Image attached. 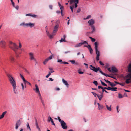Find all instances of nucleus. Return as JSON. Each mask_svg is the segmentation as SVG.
<instances>
[{
    "instance_id": "nucleus-9",
    "label": "nucleus",
    "mask_w": 131,
    "mask_h": 131,
    "mask_svg": "<svg viewBox=\"0 0 131 131\" xmlns=\"http://www.w3.org/2000/svg\"><path fill=\"white\" fill-rule=\"evenodd\" d=\"M0 46L2 48H4L6 46V42L4 40L0 41Z\"/></svg>"
},
{
    "instance_id": "nucleus-63",
    "label": "nucleus",
    "mask_w": 131,
    "mask_h": 131,
    "mask_svg": "<svg viewBox=\"0 0 131 131\" xmlns=\"http://www.w3.org/2000/svg\"><path fill=\"white\" fill-rule=\"evenodd\" d=\"M104 80H105L107 83H109L110 82L108 80H106L105 79H104Z\"/></svg>"
},
{
    "instance_id": "nucleus-47",
    "label": "nucleus",
    "mask_w": 131,
    "mask_h": 131,
    "mask_svg": "<svg viewBox=\"0 0 131 131\" xmlns=\"http://www.w3.org/2000/svg\"><path fill=\"white\" fill-rule=\"evenodd\" d=\"M119 84L120 85H121V86H124L125 85V84L124 83H119Z\"/></svg>"
},
{
    "instance_id": "nucleus-2",
    "label": "nucleus",
    "mask_w": 131,
    "mask_h": 131,
    "mask_svg": "<svg viewBox=\"0 0 131 131\" xmlns=\"http://www.w3.org/2000/svg\"><path fill=\"white\" fill-rule=\"evenodd\" d=\"M95 22V21L93 19H92L90 20L88 22V23L89 24V26H91L92 29V30L91 32L92 33H93L94 32L95 30V27L93 25L94 24Z\"/></svg>"
},
{
    "instance_id": "nucleus-40",
    "label": "nucleus",
    "mask_w": 131,
    "mask_h": 131,
    "mask_svg": "<svg viewBox=\"0 0 131 131\" xmlns=\"http://www.w3.org/2000/svg\"><path fill=\"white\" fill-rule=\"evenodd\" d=\"M72 64H74L75 61L74 60H70L69 61Z\"/></svg>"
},
{
    "instance_id": "nucleus-42",
    "label": "nucleus",
    "mask_w": 131,
    "mask_h": 131,
    "mask_svg": "<svg viewBox=\"0 0 131 131\" xmlns=\"http://www.w3.org/2000/svg\"><path fill=\"white\" fill-rule=\"evenodd\" d=\"M80 70H78V73L79 74H82L84 73V72L82 71H80Z\"/></svg>"
},
{
    "instance_id": "nucleus-53",
    "label": "nucleus",
    "mask_w": 131,
    "mask_h": 131,
    "mask_svg": "<svg viewBox=\"0 0 131 131\" xmlns=\"http://www.w3.org/2000/svg\"><path fill=\"white\" fill-rule=\"evenodd\" d=\"M81 11V9L80 8H79L77 10V13H79Z\"/></svg>"
},
{
    "instance_id": "nucleus-18",
    "label": "nucleus",
    "mask_w": 131,
    "mask_h": 131,
    "mask_svg": "<svg viewBox=\"0 0 131 131\" xmlns=\"http://www.w3.org/2000/svg\"><path fill=\"white\" fill-rule=\"evenodd\" d=\"M58 27L59 26H58L57 25H55L54 28V30H53V34L56 33L57 31L58 30Z\"/></svg>"
},
{
    "instance_id": "nucleus-61",
    "label": "nucleus",
    "mask_w": 131,
    "mask_h": 131,
    "mask_svg": "<svg viewBox=\"0 0 131 131\" xmlns=\"http://www.w3.org/2000/svg\"><path fill=\"white\" fill-rule=\"evenodd\" d=\"M58 120L60 122V123H61V121H62V120H61V119H60V117H58Z\"/></svg>"
},
{
    "instance_id": "nucleus-37",
    "label": "nucleus",
    "mask_w": 131,
    "mask_h": 131,
    "mask_svg": "<svg viewBox=\"0 0 131 131\" xmlns=\"http://www.w3.org/2000/svg\"><path fill=\"white\" fill-rule=\"evenodd\" d=\"M91 17V16L90 15H89L86 18H84V19L86 20V19H89V18H90Z\"/></svg>"
},
{
    "instance_id": "nucleus-16",
    "label": "nucleus",
    "mask_w": 131,
    "mask_h": 131,
    "mask_svg": "<svg viewBox=\"0 0 131 131\" xmlns=\"http://www.w3.org/2000/svg\"><path fill=\"white\" fill-rule=\"evenodd\" d=\"M117 71L116 68L114 67H112L111 68V71L112 73H116Z\"/></svg>"
},
{
    "instance_id": "nucleus-64",
    "label": "nucleus",
    "mask_w": 131,
    "mask_h": 131,
    "mask_svg": "<svg viewBox=\"0 0 131 131\" xmlns=\"http://www.w3.org/2000/svg\"><path fill=\"white\" fill-rule=\"evenodd\" d=\"M49 81H53V79H52V78H50L49 79Z\"/></svg>"
},
{
    "instance_id": "nucleus-38",
    "label": "nucleus",
    "mask_w": 131,
    "mask_h": 131,
    "mask_svg": "<svg viewBox=\"0 0 131 131\" xmlns=\"http://www.w3.org/2000/svg\"><path fill=\"white\" fill-rule=\"evenodd\" d=\"M93 83L96 86H97L98 85V82L97 81H95L93 82Z\"/></svg>"
},
{
    "instance_id": "nucleus-4",
    "label": "nucleus",
    "mask_w": 131,
    "mask_h": 131,
    "mask_svg": "<svg viewBox=\"0 0 131 131\" xmlns=\"http://www.w3.org/2000/svg\"><path fill=\"white\" fill-rule=\"evenodd\" d=\"M73 3H75L74 5H73L72 6H70V7H72V8L74 7L76 8L77 7L78 5L77 4L79 3L78 0H70V4L71 5L73 4Z\"/></svg>"
},
{
    "instance_id": "nucleus-50",
    "label": "nucleus",
    "mask_w": 131,
    "mask_h": 131,
    "mask_svg": "<svg viewBox=\"0 0 131 131\" xmlns=\"http://www.w3.org/2000/svg\"><path fill=\"white\" fill-rule=\"evenodd\" d=\"M99 63L101 65L103 66L104 65V64L101 61H100L99 62Z\"/></svg>"
},
{
    "instance_id": "nucleus-26",
    "label": "nucleus",
    "mask_w": 131,
    "mask_h": 131,
    "mask_svg": "<svg viewBox=\"0 0 131 131\" xmlns=\"http://www.w3.org/2000/svg\"><path fill=\"white\" fill-rule=\"evenodd\" d=\"M20 26L27 27V23H25V22H22L20 24Z\"/></svg>"
},
{
    "instance_id": "nucleus-23",
    "label": "nucleus",
    "mask_w": 131,
    "mask_h": 131,
    "mask_svg": "<svg viewBox=\"0 0 131 131\" xmlns=\"http://www.w3.org/2000/svg\"><path fill=\"white\" fill-rule=\"evenodd\" d=\"M97 104L98 106V109L100 110L103 109V106L102 105H100L99 103H98Z\"/></svg>"
},
{
    "instance_id": "nucleus-55",
    "label": "nucleus",
    "mask_w": 131,
    "mask_h": 131,
    "mask_svg": "<svg viewBox=\"0 0 131 131\" xmlns=\"http://www.w3.org/2000/svg\"><path fill=\"white\" fill-rule=\"evenodd\" d=\"M71 52V51H65L64 52V53L65 54H67L68 53H69Z\"/></svg>"
},
{
    "instance_id": "nucleus-24",
    "label": "nucleus",
    "mask_w": 131,
    "mask_h": 131,
    "mask_svg": "<svg viewBox=\"0 0 131 131\" xmlns=\"http://www.w3.org/2000/svg\"><path fill=\"white\" fill-rule=\"evenodd\" d=\"M26 16H30L34 18H36V16H37V15H32L31 14H27L26 15Z\"/></svg>"
},
{
    "instance_id": "nucleus-59",
    "label": "nucleus",
    "mask_w": 131,
    "mask_h": 131,
    "mask_svg": "<svg viewBox=\"0 0 131 131\" xmlns=\"http://www.w3.org/2000/svg\"><path fill=\"white\" fill-rule=\"evenodd\" d=\"M41 101L42 104L43 106H44L45 105V104L44 101L43 100H42Z\"/></svg>"
},
{
    "instance_id": "nucleus-15",
    "label": "nucleus",
    "mask_w": 131,
    "mask_h": 131,
    "mask_svg": "<svg viewBox=\"0 0 131 131\" xmlns=\"http://www.w3.org/2000/svg\"><path fill=\"white\" fill-rule=\"evenodd\" d=\"M35 24L34 23H27V27H29L30 28H32L34 26Z\"/></svg>"
},
{
    "instance_id": "nucleus-62",
    "label": "nucleus",
    "mask_w": 131,
    "mask_h": 131,
    "mask_svg": "<svg viewBox=\"0 0 131 131\" xmlns=\"http://www.w3.org/2000/svg\"><path fill=\"white\" fill-rule=\"evenodd\" d=\"M100 81L101 82V84L104 86L105 83L104 82H102L101 80H100Z\"/></svg>"
},
{
    "instance_id": "nucleus-8",
    "label": "nucleus",
    "mask_w": 131,
    "mask_h": 131,
    "mask_svg": "<svg viewBox=\"0 0 131 131\" xmlns=\"http://www.w3.org/2000/svg\"><path fill=\"white\" fill-rule=\"evenodd\" d=\"M60 123L63 129H65L67 128V126L66 125V123L63 121L62 120Z\"/></svg>"
},
{
    "instance_id": "nucleus-41",
    "label": "nucleus",
    "mask_w": 131,
    "mask_h": 131,
    "mask_svg": "<svg viewBox=\"0 0 131 131\" xmlns=\"http://www.w3.org/2000/svg\"><path fill=\"white\" fill-rule=\"evenodd\" d=\"M49 69L51 70V71L50 72V73H52L54 72V71L53 70V69L51 68H49Z\"/></svg>"
},
{
    "instance_id": "nucleus-14",
    "label": "nucleus",
    "mask_w": 131,
    "mask_h": 131,
    "mask_svg": "<svg viewBox=\"0 0 131 131\" xmlns=\"http://www.w3.org/2000/svg\"><path fill=\"white\" fill-rule=\"evenodd\" d=\"M35 88L34 89V90L35 91V92L36 93H39V92H40L38 86L37 84H35Z\"/></svg>"
},
{
    "instance_id": "nucleus-22",
    "label": "nucleus",
    "mask_w": 131,
    "mask_h": 131,
    "mask_svg": "<svg viewBox=\"0 0 131 131\" xmlns=\"http://www.w3.org/2000/svg\"><path fill=\"white\" fill-rule=\"evenodd\" d=\"M66 37V35H63V38H61V39L59 40V41H60V42H66V41L65 40Z\"/></svg>"
},
{
    "instance_id": "nucleus-19",
    "label": "nucleus",
    "mask_w": 131,
    "mask_h": 131,
    "mask_svg": "<svg viewBox=\"0 0 131 131\" xmlns=\"http://www.w3.org/2000/svg\"><path fill=\"white\" fill-rule=\"evenodd\" d=\"M21 78L23 80V81L24 83H28V84L30 86L31 85V84L30 82H29L28 81L26 80L25 78H24L23 76Z\"/></svg>"
},
{
    "instance_id": "nucleus-54",
    "label": "nucleus",
    "mask_w": 131,
    "mask_h": 131,
    "mask_svg": "<svg viewBox=\"0 0 131 131\" xmlns=\"http://www.w3.org/2000/svg\"><path fill=\"white\" fill-rule=\"evenodd\" d=\"M21 85L22 87V90H24V87L23 83H21Z\"/></svg>"
},
{
    "instance_id": "nucleus-32",
    "label": "nucleus",
    "mask_w": 131,
    "mask_h": 131,
    "mask_svg": "<svg viewBox=\"0 0 131 131\" xmlns=\"http://www.w3.org/2000/svg\"><path fill=\"white\" fill-rule=\"evenodd\" d=\"M109 84L110 86L112 87L113 86H116V85L115 84H114L113 83H112V82H110Z\"/></svg>"
},
{
    "instance_id": "nucleus-43",
    "label": "nucleus",
    "mask_w": 131,
    "mask_h": 131,
    "mask_svg": "<svg viewBox=\"0 0 131 131\" xmlns=\"http://www.w3.org/2000/svg\"><path fill=\"white\" fill-rule=\"evenodd\" d=\"M51 74V73H50V72H49L48 74L46 76V78H48Z\"/></svg>"
},
{
    "instance_id": "nucleus-44",
    "label": "nucleus",
    "mask_w": 131,
    "mask_h": 131,
    "mask_svg": "<svg viewBox=\"0 0 131 131\" xmlns=\"http://www.w3.org/2000/svg\"><path fill=\"white\" fill-rule=\"evenodd\" d=\"M60 9L61 10V12L63 10V9L64 7L63 6H61L60 7Z\"/></svg>"
},
{
    "instance_id": "nucleus-48",
    "label": "nucleus",
    "mask_w": 131,
    "mask_h": 131,
    "mask_svg": "<svg viewBox=\"0 0 131 131\" xmlns=\"http://www.w3.org/2000/svg\"><path fill=\"white\" fill-rule=\"evenodd\" d=\"M90 52V54H91L93 52V50L92 48H91L89 50Z\"/></svg>"
},
{
    "instance_id": "nucleus-35",
    "label": "nucleus",
    "mask_w": 131,
    "mask_h": 131,
    "mask_svg": "<svg viewBox=\"0 0 131 131\" xmlns=\"http://www.w3.org/2000/svg\"><path fill=\"white\" fill-rule=\"evenodd\" d=\"M10 60L12 63H13L14 61V58L12 57H10Z\"/></svg>"
},
{
    "instance_id": "nucleus-11",
    "label": "nucleus",
    "mask_w": 131,
    "mask_h": 131,
    "mask_svg": "<svg viewBox=\"0 0 131 131\" xmlns=\"http://www.w3.org/2000/svg\"><path fill=\"white\" fill-rule=\"evenodd\" d=\"M90 68L91 70H93L94 71L97 73L98 72V70L97 69V67L95 68V67L91 65L90 66Z\"/></svg>"
},
{
    "instance_id": "nucleus-52",
    "label": "nucleus",
    "mask_w": 131,
    "mask_h": 131,
    "mask_svg": "<svg viewBox=\"0 0 131 131\" xmlns=\"http://www.w3.org/2000/svg\"><path fill=\"white\" fill-rule=\"evenodd\" d=\"M14 7L17 10H18L19 9V6L18 5H17L16 6H15Z\"/></svg>"
},
{
    "instance_id": "nucleus-20",
    "label": "nucleus",
    "mask_w": 131,
    "mask_h": 131,
    "mask_svg": "<svg viewBox=\"0 0 131 131\" xmlns=\"http://www.w3.org/2000/svg\"><path fill=\"white\" fill-rule=\"evenodd\" d=\"M117 87H108V90H110L112 91H117L116 89H117Z\"/></svg>"
},
{
    "instance_id": "nucleus-1",
    "label": "nucleus",
    "mask_w": 131,
    "mask_h": 131,
    "mask_svg": "<svg viewBox=\"0 0 131 131\" xmlns=\"http://www.w3.org/2000/svg\"><path fill=\"white\" fill-rule=\"evenodd\" d=\"M7 76L9 81L13 87L14 92L16 94H18L17 89L16 83L15 80L14 79L13 77L10 75L8 74Z\"/></svg>"
},
{
    "instance_id": "nucleus-28",
    "label": "nucleus",
    "mask_w": 131,
    "mask_h": 131,
    "mask_svg": "<svg viewBox=\"0 0 131 131\" xmlns=\"http://www.w3.org/2000/svg\"><path fill=\"white\" fill-rule=\"evenodd\" d=\"M128 71L129 72L131 73V64H130L128 67Z\"/></svg>"
},
{
    "instance_id": "nucleus-10",
    "label": "nucleus",
    "mask_w": 131,
    "mask_h": 131,
    "mask_svg": "<svg viewBox=\"0 0 131 131\" xmlns=\"http://www.w3.org/2000/svg\"><path fill=\"white\" fill-rule=\"evenodd\" d=\"M35 125L36 128L38 130V131H41V129L39 126L37 120L36 119H35Z\"/></svg>"
},
{
    "instance_id": "nucleus-17",
    "label": "nucleus",
    "mask_w": 131,
    "mask_h": 131,
    "mask_svg": "<svg viewBox=\"0 0 131 131\" xmlns=\"http://www.w3.org/2000/svg\"><path fill=\"white\" fill-rule=\"evenodd\" d=\"M62 81L64 84L68 88L69 86V85L68 84L67 81L63 78L62 79Z\"/></svg>"
},
{
    "instance_id": "nucleus-36",
    "label": "nucleus",
    "mask_w": 131,
    "mask_h": 131,
    "mask_svg": "<svg viewBox=\"0 0 131 131\" xmlns=\"http://www.w3.org/2000/svg\"><path fill=\"white\" fill-rule=\"evenodd\" d=\"M89 37L91 39V41L92 42H94L95 41V39L91 37Z\"/></svg>"
},
{
    "instance_id": "nucleus-49",
    "label": "nucleus",
    "mask_w": 131,
    "mask_h": 131,
    "mask_svg": "<svg viewBox=\"0 0 131 131\" xmlns=\"http://www.w3.org/2000/svg\"><path fill=\"white\" fill-rule=\"evenodd\" d=\"M119 108V107L118 106H117L116 109L117 110V113H118L120 110H118Z\"/></svg>"
},
{
    "instance_id": "nucleus-27",
    "label": "nucleus",
    "mask_w": 131,
    "mask_h": 131,
    "mask_svg": "<svg viewBox=\"0 0 131 131\" xmlns=\"http://www.w3.org/2000/svg\"><path fill=\"white\" fill-rule=\"evenodd\" d=\"M97 69L98 70V71H99V72L101 74H102V75H103V74L104 73L101 70L100 68L99 67H97Z\"/></svg>"
},
{
    "instance_id": "nucleus-13",
    "label": "nucleus",
    "mask_w": 131,
    "mask_h": 131,
    "mask_svg": "<svg viewBox=\"0 0 131 131\" xmlns=\"http://www.w3.org/2000/svg\"><path fill=\"white\" fill-rule=\"evenodd\" d=\"M29 58L31 60H33L35 59L33 53L31 52L30 53H29Z\"/></svg>"
},
{
    "instance_id": "nucleus-6",
    "label": "nucleus",
    "mask_w": 131,
    "mask_h": 131,
    "mask_svg": "<svg viewBox=\"0 0 131 131\" xmlns=\"http://www.w3.org/2000/svg\"><path fill=\"white\" fill-rule=\"evenodd\" d=\"M126 77L127 78L125 81V82L126 84H129L131 83V73L128 74L126 76Z\"/></svg>"
},
{
    "instance_id": "nucleus-39",
    "label": "nucleus",
    "mask_w": 131,
    "mask_h": 131,
    "mask_svg": "<svg viewBox=\"0 0 131 131\" xmlns=\"http://www.w3.org/2000/svg\"><path fill=\"white\" fill-rule=\"evenodd\" d=\"M123 97V95L122 94L120 93H119L118 94V98H122Z\"/></svg>"
},
{
    "instance_id": "nucleus-46",
    "label": "nucleus",
    "mask_w": 131,
    "mask_h": 131,
    "mask_svg": "<svg viewBox=\"0 0 131 131\" xmlns=\"http://www.w3.org/2000/svg\"><path fill=\"white\" fill-rule=\"evenodd\" d=\"M87 47L89 50L91 48V46L89 45H88Z\"/></svg>"
},
{
    "instance_id": "nucleus-25",
    "label": "nucleus",
    "mask_w": 131,
    "mask_h": 131,
    "mask_svg": "<svg viewBox=\"0 0 131 131\" xmlns=\"http://www.w3.org/2000/svg\"><path fill=\"white\" fill-rule=\"evenodd\" d=\"M6 111H5L2 113V114L1 115H0V119L3 118L4 117L5 114L6 113Z\"/></svg>"
},
{
    "instance_id": "nucleus-45",
    "label": "nucleus",
    "mask_w": 131,
    "mask_h": 131,
    "mask_svg": "<svg viewBox=\"0 0 131 131\" xmlns=\"http://www.w3.org/2000/svg\"><path fill=\"white\" fill-rule=\"evenodd\" d=\"M91 93L93 94L95 97H96V96H97V95H98V94H97L96 93L93 92H91Z\"/></svg>"
},
{
    "instance_id": "nucleus-34",
    "label": "nucleus",
    "mask_w": 131,
    "mask_h": 131,
    "mask_svg": "<svg viewBox=\"0 0 131 131\" xmlns=\"http://www.w3.org/2000/svg\"><path fill=\"white\" fill-rule=\"evenodd\" d=\"M50 121H51V122L52 123V124L55 126V125L53 120L51 118V117H50Z\"/></svg>"
},
{
    "instance_id": "nucleus-31",
    "label": "nucleus",
    "mask_w": 131,
    "mask_h": 131,
    "mask_svg": "<svg viewBox=\"0 0 131 131\" xmlns=\"http://www.w3.org/2000/svg\"><path fill=\"white\" fill-rule=\"evenodd\" d=\"M49 60H48V58H47L45 60V61H44V62H43V64H44L45 65L47 63V62Z\"/></svg>"
},
{
    "instance_id": "nucleus-56",
    "label": "nucleus",
    "mask_w": 131,
    "mask_h": 131,
    "mask_svg": "<svg viewBox=\"0 0 131 131\" xmlns=\"http://www.w3.org/2000/svg\"><path fill=\"white\" fill-rule=\"evenodd\" d=\"M24 70H25V72H27V73H29V71L27 69H24Z\"/></svg>"
},
{
    "instance_id": "nucleus-3",
    "label": "nucleus",
    "mask_w": 131,
    "mask_h": 131,
    "mask_svg": "<svg viewBox=\"0 0 131 131\" xmlns=\"http://www.w3.org/2000/svg\"><path fill=\"white\" fill-rule=\"evenodd\" d=\"M95 46V50L96 53V59L97 61L99 60V57L100 56L99 51L98 50V43L97 42H95L94 43Z\"/></svg>"
},
{
    "instance_id": "nucleus-30",
    "label": "nucleus",
    "mask_w": 131,
    "mask_h": 131,
    "mask_svg": "<svg viewBox=\"0 0 131 131\" xmlns=\"http://www.w3.org/2000/svg\"><path fill=\"white\" fill-rule=\"evenodd\" d=\"M107 109L109 111H111V106H108L107 105H106Z\"/></svg>"
},
{
    "instance_id": "nucleus-29",
    "label": "nucleus",
    "mask_w": 131,
    "mask_h": 131,
    "mask_svg": "<svg viewBox=\"0 0 131 131\" xmlns=\"http://www.w3.org/2000/svg\"><path fill=\"white\" fill-rule=\"evenodd\" d=\"M55 34H53H53L52 35L51 34H49V35L48 36L49 38L50 39H51L53 38V37L55 35Z\"/></svg>"
},
{
    "instance_id": "nucleus-57",
    "label": "nucleus",
    "mask_w": 131,
    "mask_h": 131,
    "mask_svg": "<svg viewBox=\"0 0 131 131\" xmlns=\"http://www.w3.org/2000/svg\"><path fill=\"white\" fill-rule=\"evenodd\" d=\"M46 32L47 35L48 36L50 34L49 32L47 30H46Z\"/></svg>"
},
{
    "instance_id": "nucleus-5",
    "label": "nucleus",
    "mask_w": 131,
    "mask_h": 131,
    "mask_svg": "<svg viewBox=\"0 0 131 131\" xmlns=\"http://www.w3.org/2000/svg\"><path fill=\"white\" fill-rule=\"evenodd\" d=\"M10 47L15 51H16V50L18 49L17 46L15 43L10 42Z\"/></svg>"
},
{
    "instance_id": "nucleus-51",
    "label": "nucleus",
    "mask_w": 131,
    "mask_h": 131,
    "mask_svg": "<svg viewBox=\"0 0 131 131\" xmlns=\"http://www.w3.org/2000/svg\"><path fill=\"white\" fill-rule=\"evenodd\" d=\"M53 56H50L47 58H48V60H49L51 59L52 58Z\"/></svg>"
},
{
    "instance_id": "nucleus-33",
    "label": "nucleus",
    "mask_w": 131,
    "mask_h": 131,
    "mask_svg": "<svg viewBox=\"0 0 131 131\" xmlns=\"http://www.w3.org/2000/svg\"><path fill=\"white\" fill-rule=\"evenodd\" d=\"M60 23V21L59 20H57L56 22V26L57 25L58 26H59V25Z\"/></svg>"
},
{
    "instance_id": "nucleus-12",
    "label": "nucleus",
    "mask_w": 131,
    "mask_h": 131,
    "mask_svg": "<svg viewBox=\"0 0 131 131\" xmlns=\"http://www.w3.org/2000/svg\"><path fill=\"white\" fill-rule=\"evenodd\" d=\"M88 44V43L86 41H84L80 43H79L78 44H77L76 45H75V47H79L81 46L82 45L84 44Z\"/></svg>"
},
{
    "instance_id": "nucleus-60",
    "label": "nucleus",
    "mask_w": 131,
    "mask_h": 131,
    "mask_svg": "<svg viewBox=\"0 0 131 131\" xmlns=\"http://www.w3.org/2000/svg\"><path fill=\"white\" fill-rule=\"evenodd\" d=\"M38 94V96H39V97H41V94L40 93V92H39V93H37Z\"/></svg>"
},
{
    "instance_id": "nucleus-7",
    "label": "nucleus",
    "mask_w": 131,
    "mask_h": 131,
    "mask_svg": "<svg viewBox=\"0 0 131 131\" xmlns=\"http://www.w3.org/2000/svg\"><path fill=\"white\" fill-rule=\"evenodd\" d=\"M21 124V121L20 120H19L17 121L16 123L15 129L17 130L18 128L19 127L20 125Z\"/></svg>"
},
{
    "instance_id": "nucleus-21",
    "label": "nucleus",
    "mask_w": 131,
    "mask_h": 131,
    "mask_svg": "<svg viewBox=\"0 0 131 131\" xmlns=\"http://www.w3.org/2000/svg\"><path fill=\"white\" fill-rule=\"evenodd\" d=\"M97 96L98 98L99 99L100 101L102 99L103 97V93H101V94L100 95L98 94L97 95Z\"/></svg>"
},
{
    "instance_id": "nucleus-58",
    "label": "nucleus",
    "mask_w": 131,
    "mask_h": 131,
    "mask_svg": "<svg viewBox=\"0 0 131 131\" xmlns=\"http://www.w3.org/2000/svg\"><path fill=\"white\" fill-rule=\"evenodd\" d=\"M103 75H104L106 77H109V76H110V75H108L107 74H105L104 73L103 74Z\"/></svg>"
}]
</instances>
